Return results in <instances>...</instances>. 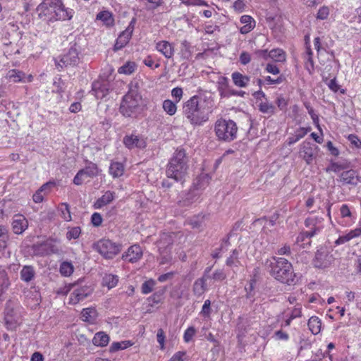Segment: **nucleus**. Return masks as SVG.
Here are the masks:
<instances>
[{
  "instance_id": "1",
  "label": "nucleus",
  "mask_w": 361,
  "mask_h": 361,
  "mask_svg": "<svg viewBox=\"0 0 361 361\" xmlns=\"http://www.w3.org/2000/svg\"><path fill=\"white\" fill-rule=\"evenodd\" d=\"M128 92L123 97L119 111L126 118H136L144 111V101L139 92L137 82H130Z\"/></svg>"
},
{
  "instance_id": "2",
  "label": "nucleus",
  "mask_w": 361,
  "mask_h": 361,
  "mask_svg": "<svg viewBox=\"0 0 361 361\" xmlns=\"http://www.w3.org/2000/svg\"><path fill=\"white\" fill-rule=\"evenodd\" d=\"M265 267L276 280L289 286L295 283V274L293 265L286 258L272 257L266 260Z\"/></svg>"
},
{
  "instance_id": "3",
  "label": "nucleus",
  "mask_w": 361,
  "mask_h": 361,
  "mask_svg": "<svg viewBox=\"0 0 361 361\" xmlns=\"http://www.w3.org/2000/svg\"><path fill=\"white\" fill-rule=\"evenodd\" d=\"M37 11L40 18L45 17L49 21L71 20L73 15V11L66 8L61 0H44Z\"/></svg>"
},
{
  "instance_id": "4",
  "label": "nucleus",
  "mask_w": 361,
  "mask_h": 361,
  "mask_svg": "<svg viewBox=\"0 0 361 361\" xmlns=\"http://www.w3.org/2000/svg\"><path fill=\"white\" fill-rule=\"evenodd\" d=\"M183 112L193 126H201L209 119L205 101L197 95L192 97L184 104Z\"/></svg>"
},
{
  "instance_id": "5",
  "label": "nucleus",
  "mask_w": 361,
  "mask_h": 361,
  "mask_svg": "<svg viewBox=\"0 0 361 361\" xmlns=\"http://www.w3.org/2000/svg\"><path fill=\"white\" fill-rule=\"evenodd\" d=\"M188 158L185 151L183 149H176L167 165V177L177 182H183L188 169Z\"/></svg>"
},
{
  "instance_id": "6",
  "label": "nucleus",
  "mask_w": 361,
  "mask_h": 361,
  "mask_svg": "<svg viewBox=\"0 0 361 361\" xmlns=\"http://www.w3.org/2000/svg\"><path fill=\"white\" fill-rule=\"evenodd\" d=\"M214 131L219 140L231 142L236 137L238 127L232 120L220 119L215 123Z\"/></svg>"
},
{
  "instance_id": "7",
  "label": "nucleus",
  "mask_w": 361,
  "mask_h": 361,
  "mask_svg": "<svg viewBox=\"0 0 361 361\" xmlns=\"http://www.w3.org/2000/svg\"><path fill=\"white\" fill-rule=\"evenodd\" d=\"M333 250L326 246H319L312 259V264L317 269H326L329 267L334 262Z\"/></svg>"
},
{
  "instance_id": "8",
  "label": "nucleus",
  "mask_w": 361,
  "mask_h": 361,
  "mask_svg": "<svg viewBox=\"0 0 361 361\" xmlns=\"http://www.w3.org/2000/svg\"><path fill=\"white\" fill-rule=\"evenodd\" d=\"M93 248L106 259L114 258L121 250V245L109 239H102L95 243Z\"/></svg>"
},
{
  "instance_id": "9",
  "label": "nucleus",
  "mask_w": 361,
  "mask_h": 361,
  "mask_svg": "<svg viewBox=\"0 0 361 361\" xmlns=\"http://www.w3.org/2000/svg\"><path fill=\"white\" fill-rule=\"evenodd\" d=\"M100 170L97 165L93 162H88L84 169L78 171L73 178V183L76 185H82L87 178H93L98 176Z\"/></svg>"
},
{
  "instance_id": "10",
  "label": "nucleus",
  "mask_w": 361,
  "mask_h": 361,
  "mask_svg": "<svg viewBox=\"0 0 361 361\" xmlns=\"http://www.w3.org/2000/svg\"><path fill=\"white\" fill-rule=\"evenodd\" d=\"M80 62L79 52L75 47H71L67 53L63 54L59 61H56V66L63 68L68 66H77Z\"/></svg>"
},
{
  "instance_id": "11",
  "label": "nucleus",
  "mask_w": 361,
  "mask_h": 361,
  "mask_svg": "<svg viewBox=\"0 0 361 361\" xmlns=\"http://www.w3.org/2000/svg\"><path fill=\"white\" fill-rule=\"evenodd\" d=\"M136 19L133 18L130 22L128 26L125 30H123L118 37L116 43L114 44V51H118L124 47L130 39L134 28Z\"/></svg>"
},
{
  "instance_id": "12",
  "label": "nucleus",
  "mask_w": 361,
  "mask_h": 361,
  "mask_svg": "<svg viewBox=\"0 0 361 361\" xmlns=\"http://www.w3.org/2000/svg\"><path fill=\"white\" fill-rule=\"evenodd\" d=\"M319 150V147L315 144L305 141L301 145L300 154L306 163L310 164L313 159L317 156Z\"/></svg>"
},
{
  "instance_id": "13",
  "label": "nucleus",
  "mask_w": 361,
  "mask_h": 361,
  "mask_svg": "<svg viewBox=\"0 0 361 361\" xmlns=\"http://www.w3.org/2000/svg\"><path fill=\"white\" fill-rule=\"evenodd\" d=\"M337 180L343 185H350L355 186L361 181V176L358 171L350 169L341 173Z\"/></svg>"
},
{
  "instance_id": "14",
  "label": "nucleus",
  "mask_w": 361,
  "mask_h": 361,
  "mask_svg": "<svg viewBox=\"0 0 361 361\" xmlns=\"http://www.w3.org/2000/svg\"><path fill=\"white\" fill-rule=\"evenodd\" d=\"M93 288L88 286L75 288L70 295V303L77 304L92 294Z\"/></svg>"
},
{
  "instance_id": "15",
  "label": "nucleus",
  "mask_w": 361,
  "mask_h": 361,
  "mask_svg": "<svg viewBox=\"0 0 361 361\" xmlns=\"http://www.w3.org/2000/svg\"><path fill=\"white\" fill-rule=\"evenodd\" d=\"M33 250L36 255L42 256L58 253L59 251V248L49 240L33 245Z\"/></svg>"
},
{
  "instance_id": "16",
  "label": "nucleus",
  "mask_w": 361,
  "mask_h": 361,
  "mask_svg": "<svg viewBox=\"0 0 361 361\" xmlns=\"http://www.w3.org/2000/svg\"><path fill=\"white\" fill-rule=\"evenodd\" d=\"M4 320L7 329L11 331L16 330L20 324L18 315L9 306L6 307Z\"/></svg>"
},
{
  "instance_id": "17",
  "label": "nucleus",
  "mask_w": 361,
  "mask_h": 361,
  "mask_svg": "<svg viewBox=\"0 0 361 361\" xmlns=\"http://www.w3.org/2000/svg\"><path fill=\"white\" fill-rule=\"evenodd\" d=\"M92 94L97 99H102L109 93V83L104 80H97L92 85Z\"/></svg>"
},
{
  "instance_id": "18",
  "label": "nucleus",
  "mask_w": 361,
  "mask_h": 361,
  "mask_svg": "<svg viewBox=\"0 0 361 361\" xmlns=\"http://www.w3.org/2000/svg\"><path fill=\"white\" fill-rule=\"evenodd\" d=\"M142 257V250L140 245H133L123 254L122 258L129 262L134 263L137 262Z\"/></svg>"
},
{
  "instance_id": "19",
  "label": "nucleus",
  "mask_w": 361,
  "mask_h": 361,
  "mask_svg": "<svg viewBox=\"0 0 361 361\" xmlns=\"http://www.w3.org/2000/svg\"><path fill=\"white\" fill-rule=\"evenodd\" d=\"M218 91L221 97H230L233 94H236L235 90L232 89L226 77H221L218 81Z\"/></svg>"
},
{
  "instance_id": "20",
  "label": "nucleus",
  "mask_w": 361,
  "mask_h": 361,
  "mask_svg": "<svg viewBox=\"0 0 361 361\" xmlns=\"http://www.w3.org/2000/svg\"><path fill=\"white\" fill-rule=\"evenodd\" d=\"M28 226V221L26 218L21 214L14 216L12 221V228L16 234H21Z\"/></svg>"
},
{
  "instance_id": "21",
  "label": "nucleus",
  "mask_w": 361,
  "mask_h": 361,
  "mask_svg": "<svg viewBox=\"0 0 361 361\" xmlns=\"http://www.w3.org/2000/svg\"><path fill=\"white\" fill-rule=\"evenodd\" d=\"M123 143L128 149L135 147L144 148L146 145L145 142L139 136L135 135H126L123 137Z\"/></svg>"
},
{
  "instance_id": "22",
  "label": "nucleus",
  "mask_w": 361,
  "mask_h": 361,
  "mask_svg": "<svg viewBox=\"0 0 361 361\" xmlns=\"http://www.w3.org/2000/svg\"><path fill=\"white\" fill-rule=\"evenodd\" d=\"M156 49L166 58L171 59L174 54L173 46L167 41H161L157 43Z\"/></svg>"
},
{
  "instance_id": "23",
  "label": "nucleus",
  "mask_w": 361,
  "mask_h": 361,
  "mask_svg": "<svg viewBox=\"0 0 361 361\" xmlns=\"http://www.w3.org/2000/svg\"><path fill=\"white\" fill-rule=\"evenodd\" d=\"M305 225L309 228L308 231H306V234L311 238L312 237L317 235L321 231V227L317 226V220L314 218H307L305 221Z\"/></svg>"
},
{
  "instance_id": "24",
  "label": "nucleus",
  "mask_w": 361,
  "mask_h": 361,
  "mask_svg": "<svg viewBox=\"0 0 361 361\" xmlns=\"http://www.w3.org/2000/svg\"><path fill=\"white\" fill-rule=\"evenodd\" d=\"M115 197V192L106 191L101 197H99L94 204L95 209H100L102 207L111 203Z\"/></svg>"
},
{
  "instance_id": "25",
  "label": "nucleus",
  "mask_w": 361,
  "mask_h": 361,
  "mask_svg": "<svg viewBox=\"0 0 361 361\" xmlns=\"http://www.w3.org/2000/svg\"><path fill=\"white\" fill-rule=\"evenodd\" d=\"M231 78L234 85L239 87H245L250 82V77L244 75L239 72H233Z\"/></svg>"
},
{
  "instance_id": "26",
  "label": "nucleus",
  "mask_w": 361,
  "mask_h": 361,
  "mask_svg": "<svg viewBox=\"0 0 361 361\" xmlns=\"http://www.w3.org/2000/svg\"><path fill=\"white\" fill-rule=\"evenodd\" d=\"M361 236V227L350 231L348 233L340 236L335 242L336 245L344 244L351 239Z\"/></svg>"
},
{
  "instance_id": "27",
  "label": "nucleus",
  "mask_w": 361,
  "mask_h": 361,
  "mask_svg": "<svg viewBox=\"0 0 361 361\" xmlns=\"http://www.w3.org/2000/svg\"><path fill=\"white\" fill-rule=\"evenodd\" d=\"M35 276V271L32 266H24L20 271V279L25 282L31 281Z\"/></svg>"
},
{
  "instance_id": "28",
  "label": "nucleus",
  "mask_w": 361,
  "mask_h": 361,
  "mask_svg": "<svg viewBox=\"0 0 361 361\" xmlns=\"http://www.w3.org/2000/svg\"><path fill=\"white\" fill-rule=\"evenodd\" d=\"M109 342V336L108 334L103 331H99L95 334L92 343L94 345L104 347L108 345Z\"/></svg>"
},
{
  "instance_id": "29",
  "label": "nucleus",
  "mask_w": 361,
  "mask_h": 361,
  "mask_svg": "<svg viewBox=\"0 0 361 361\" xmlns=\"http://www.w3.org/2000/svg\"><path fill=\"white\" fill-rule=\"evenodd\" d=\"M118 282V276L112 274H105L102 278V286H106L109 289L116 286Z\"/></svg>"
},
{
  "instance_id": "30",
  "label": "nucleus",
  "mask_w": 361,
  "mask_h": 361,
  "mask_svg": "<svg viewBox=\"0 0 361 361\" xmlns=\"http://www.w3.org/2000/svg\"><path fill=\"white\" fill-rule=\"evenodd\" d=\"M307 325L309 329L314 335L318 334L321 331L322 322L317 317H310L308 320Z\"/></svg>"
},
{
  "instance_id": "31",
  "label": "nucleus",
  "mask_w": 361,
  "mask_h": 361,
  "mask_svg": "<svg viewBox=\"0 0 361 361\" xmlns=\"http://www.w3.org/2000/svg\"><path fill=\"white\" fill-rule=\"evenodd\" d=\"M124 166L120 162H112L109 166V173L114 178H118L123 174Z\"/></svg>"
},
{
  "instance_id": "32",
  "label": "nucleus",
  "mask_w": 361,
  "mask_h": 361,
  "mask_svg": "<svg viewBox=\"0 0 361 361\" xmlns=\"http://www.w3.org/2000/svg\"><path fill=\"white\" fill-rule=\"evenodd\" d=\"M25 74L19 70L12 69L8 71L6 78L13 82H20Z\"/></svg>"
},
{
  "instance_id": "33",
  "label": "nucleus",
  "mask_w": 361,
  "mask_h": 361,
  "mask_svg": "<svg viewBox=\"0 0 361 361\" xmlns=\"http://www.w3.org/2000/svg\"><path fill=\"white\" fill-rule=\"evenodd\" d=\"M96 19L102 21L107 26L113 25L114 21L111 13L108 11L99 12L97 15Z\"/></svg>"
},
{
  "instance_id": "34",
  "label": "nucleus",
  "mask_w": 361,
  "mask_h": 361,
  "mask_svg": "<svg viewBox=\"0 0 361 361\" xmlns=\"http://www.w3.org/2000/svg\"><path fill=\"white\" fill-rule=\"evenodd\" d=\"M96 310L93 308H85L82 310L81 317L84 322L94 323L96 319Z\"/></svg>"
},
{
  "instance_id": "35",
  "label": "nucleus",
  "mask_w": 361,
  "mask_h": 361,
  "mask_svg": "<svg viewBox=\"0 0 361 361\" xmlns=\"http://www.w3.org/2000/svg\"><path fill=\"white\" fill-rule=\"evenodd\" d=\"M269 57L276 62L286 61V53L281 49H274L269 51Z\"/></svg>"
},
{
  "instance_id": "36",
  "label": "nucleus",
  "mask_w": 361,
  "mask_h": 361,
  "mask_svg": "<svg viewBox=\"0 0 361 361\" xmlns=\"http://www.w3.org/2000/svg\"><path fill=\"white\" fill-rule=\"evenodd\" d=\"M259 110L263 114H267L269 116H271L275 114L276 108L275 106L268 102H261L259 104Z\"/></svg>"
},
{
  "instance_id": "37",
  "label": "nucleus",
  "mask_w": 361,
  "mask_h": 361,
  "mask_svg": "<svg viewBox=\"0 0 361 361\" xmlns=\"http://www.w3.org/2000/svg\"><path fill=\"white\" fill-rule=\"evenodd\" d=\"M136 67L135 62L128 61L118 68V72L121 74L130 75L135 72Z\"/></svg>"
},
{
  "instance_id": "38",
  "label": "nucleus",
  "mask_w": 361,
  "mask_h": 361,
  "mask_svg": "<svg viewBox=\"0 0 361 361\" xmlns=\"http://www.w3.org/2000/svg\"><path fill=\"white\" fill-rule=\"evenodd\" d=\"M207 290L206 283L204 279H197L193 284V292L195 295H201Z\"/></svg>"
},
{
  "instance_id": "39",
  "label": "nucleus",
  "mask_w": 361,
  "mask_h": 361,
  "mask_svg": "<svg viewBox=\"0 0 361 361\" xmlns=\"http://www.w3.org/2000/svg\"><path fill=\"white\" fill-rule=\"evenodd\" d=\"M133 343L130 341H123L121 342H114L109 348L110 352H116L120 350H124L131 346Z\"/></svg>"
},
{
  "instance_id": "40",
  "label": "nucleus",
  "mask_w": 361,
  "mask_h": 361,
  "mask_svg": "<svg viewBox=\"0 0 361 361\" xmlns=\"http://www.w3.org/2000/svg\"><path fill=\"white\" fill-rule=\"evenodd\" d=\"M74 270L73 265L68 262H63L60 265V273L63 276H71Z\"/></svg>"
},
{
  "instance_id": "41",
  "label": "nucleus",
  "mask_w": 361,
  "mask_h": 361,
  "mask_svg": "<svg viewBox=\"0 0 361 361\" xmlns=\"http://www.w3.org/2000/svg\"><path fill=\"white\" fill-rule=\"evenodd\" d=\"M195 199L194 191H190L185 195L182 200L178 201V204L180 207H188L194 202Z\"/></svg>"
},
{
  "instance_id": "42",
  "label": "nucleus",
  "mask_w": 361,
  "mask_h": 361,
  "mask_svg": "<svg viewBox=\"0 0 361 361\" xmlns=\"http://www.w3.org/2000/svg\"><path fill=\"white\" fill-rule=\"evenodd\" d=\"M163 109L170 116L174 115L177 110L176 104L169 99L163 102Z\"/></svg>"
},
{
  "instance_id": "43",
  "label": "nucleus",
  "mask_w": 361,
  "mask_h": 361,
  "mask_svg": "<svg viewBox=\"0 0 361 361\" xmlns=\"http://www.w3.org/2000/svg\"><path fill=\"white\" fill-rule=\"evenodd\" d=\"M61 216L66 221H71V215L69 205L67 203H62L59 207Z\"/></svg>"
},
{
  "instance_id": "44",
  "label": "nucleus",
  "mask_w": 361,
  "mask_h": 361,
  "mask_svg": "<svg viewBox=\"0 0 361 361\" xmlns=\"http://www.w3.org/2000/svg\"><path fill=\"white\" fill-rule=\"evenodd\" d=\"M8 240L7 228L4 226H0V250H3L6 247Z\"/></svg>"
},
{
  "instance_id": "45",
  "label": "nucleus",
  "mask_w": 361,
  "mask_h": 361,
  "mask_svg": "<svg viewBox=\"0 0 361 361\" xmlns=\"http://www.w3.org/2000/svg\"><path fill=\"white\" fill-rule=\"evenodd\" d=\"M348 168V165L346 164H339L338 162H332L326 168V171H333L334 173H339L341 171Z\"/></svg>"
},
{
  "instance_id": "46",
  "label": "nucleus",
  "mask_w": 361,
  "mask_h": 361,
  "mask_svg": "<svg viewBox=\"0 0 361 361\" xmlns=\"http://www.w3.org/2000/svg\"><path fill=\"white\" fill-rule=\"evenodd\" d=\"M155 286V281L153 279H149L148 281H145L142 284V293L143 294H148L151 293L153 290L154 286Z\"/></svg>"
},
{
  "instance_id": "47",
  "label": "nucleus",
  "mask_w": 361,
  "mask_h": 361,
  "mask_svg": "<svg viewBox=\"0 0 361 361\" xmlns=\"http://www.w3.org/2000/svg\"><path fill=\"white\" fill-rule=\"evenodd\" d=\"M80 233H81V229L80 227H78V226L73 227V228H71L66 233V238L69 240L71 239H77L79 238Z\"/></svg>"
},
{
  "instance_id": "48",
  "label": "nucleus",
  "mask_w": 361,
  "mask_h": 361,
  "mask_svg": "<svg viewBox=\"0 0 361 361\" xmlns=\"http://www.w3.org/2000/svg\"><path fill=\"white\" fill-rule=\"evenodd\" d=\"M264 80L269 85H279L282 83L286 80V78L283 75H280L276 78H272L271 76H267L264 78Z\"/></svg>"
},
{
  "instance_id": "49",
  "label": "nucleus",
  "mask_w": 361,
  "mask_h": 361,
  "mask_svg": "<svg viewBox=\"0 0 361 361\" xmlns=\"http://www.w3.org/2000/svg\"><path fill=\"white\" fill-rule=\"evenodd\" d=\"M195 334V329L193 326H190V327L188 328L184 333V336H183L184 341L186 343H188L189 341H191L192 338L194 336Z\"/></svg>"
},
{
  "instance_id": "50",
  "label": "nucleus",
  "mask_w": 361,
  "mask_h": 361,
  "mask_svg": "<svg viewBox=\"0 0 361 361\" xmlns=\"http://www.w3.org/2000/svg\"><path fill=\"white\" fill-rule=\"evenodd\" d=\"M211 302L209 300H206L202 306L201 314L204 317H209L211 314Z\"/></svg>"
},
{
  "instance_id": "51",
  "label": "nucleus",
  "mask_w": 361,
  "mask_h": 361,
  "mask_svg": "<svg viewBox=\"0 0 361 361\" xmlns=\"http://www.w3.org/2000/svg\"><path fill=\"white\" fill-rule=\"evenodd\" d=\"M305 107L307 108L309 114L310 115L313 122L314 124H316L319 129H320L319 125V117L318 116L314 113V109L310 106L305 104Z\"/></svg>"
},
{
  "instance_id": "52",
  "label": "nucleus",
  "mask_w": 361,
  "mask_h": 361,
  "mask_svg": "<svg viewBox=\"0 0 361 361\" xmlns=\"http://www.w3.org/2000/svg\"><path fill=\"white\" fill-rule=\"evenodd\" d=\"M226 278V274L222 269L216 270L212 274V279L215 281H223Z\"/></svg>"
},
{
  "instance_id": "53",
  "label": "nucleus",
  "mask_w": 361,
  "mask_h": 361,
  "mask_svg": "<svg viewBox=\"0 0 361 361\" xmlns=\"http://www.w3.org/2000/svg\"><path fill=\"white\" fill-rule=\"evenodd\" d=\"M304 59L306 60V63H308L312 67H313L312 51L310 46L306 47Z\"/></svg>"
},
{
  "instance_id": "54",
  "label": "nucleus",
  "mask_w": 361,
  "mask_h": 361,
  "mask_svg": "<svg viewBox=\"0 0 361 361\" xmlns=\"http://www.w3.org/2000/svg\"><path fill=\"white\" fill-rule=\"evenodd\" d=\"M265 70L267 72L271 73L273 75H278L280 73V70L279 67L271 63H269L267 64Z\"/></svg>"
},
{
  "instance_id": "55",
  "label": "nucleus",
  "mask_w": 361,
  "mask_h": 361,
  "mask_svg": "<svg viewBox=\"0 0 361 361\" xmlns=\"http://www.w3.org/2000/svg\"><path fill=\"white\" fill-rule=\"evenodd\" d=\"M157 342L160 344V348L164 349V341H165V336L164 332L162 329H159L157 334Z\"/></svg>"
},
{
  "instance_id": "56",
  "label": "nucleus",
  "mask_w": 361,
  "mask_h": 361,
  "mask_svg": "<svg viewBox=\"0 0 361 361\" xmlns=\"http://www.w3.org/2000/svg\"><path fill=\"white\" fill-rule=\"evenodd\" d=\"M91 222L94 226H99L102 223V217L99 213H94L91 217Z\"/></svg>"
},
{
  "instance_id": "57",
  "label": "nucleus",
  "mask_w": 361,
  "mask_h": 361,
  "mask_svg": "<svg viewBox=\"0 0 361 361\" xmlns=\"http://www.w3.org/2000/svg\"><path fill=\"white\" fill-rule=\"evenodd\" d=\"M329 14V11L328 7L323 6L319 8L318 13H317V18L321 20H325L327 18Z\"/></svg>"
},
{
  "instance_id": "58",
  "label": "nucleus",
  "mask_w": 361,
  "mask_h": 361,
  "mask_svg": "<svg viewBox=\"0 0 361 361\" xmlns=\"http://www.w3.org/2000/svg\"><path fill=\"white\" fill-rule=\"evenodd\" d=\"M171 95L174 98H176V102H178L180 101L183 97V90L180 87H175L171 91Z\"/></svg>"
},
{
  "instance_id": "59",
  "label": "nucleus",
  "mask_w": 361,
  "mask_h": 361,
  "mask_svg": "<svg viewBox=\"0 0 361 361\" xmlns=\"http://www.w3.org/2000/svg\"><path fill=\"white\" fill-rule=\"evenodd\" d=\"M239 60L242 64L246 65L250 62L251 56L249 53L243 51L240 54Z\"/></svg>"
},
{
  "instance_id": "60",
  "label": "nucleus",
  "mask_w": 361,
  "mask_h": 361,
  "mask_svg": "<svg viewBox=\"0 0 361 361\" xmlns=\"http://www.w3.org/2000/svg\"><path fill=\"white\" fill-rule=\"evenodd\" d=\"M53 85L56 87V90H54L56 92L61 93L63 92L64 82L61 80V78H57L55 80Z\"/></svg>"
},
{
  "instance_id": "61",
  "label": "nucleus",
  "mask_w": 361,
  "mask_h": 361,
  "mask_svg": "<svg viewBox=\"0 0 361 361\" xmlns=\"http://www.w3.org/2000/svg\"><path fill=\"white\" fill-rule=\"evenodd\" d=\"M276 104L278 106V107L282 111L285 110L288 105V103H287V101L286 100V99L281 96L277 97V99L276 100Z\"/></svg>"
},
{
  "instance_id": "62",
  "label": "nucleus",
  "mask_w": 361,
  "mask_h": 361,
  "mask_svg": "<svg viewBox=\"0 0 361 361\" xmlns=\"http://www.w3.org/2000/svg\"><path fill=\"white\" fill-rule=\"evenodd\" d=\"M311 130V128H299L295 133V136L300 140Z\"/></svg>"
},
{
  "instance_id": "63",
  "label": "nucleus",
  "mask_w": 361,
  "mask_h": 361,
  "mask_svg": "<svg viewBox=\"0 0 361 361\" xmlns=\"http://www.w3.org/2000/svg\"><path fill=\"white\" fill-rule=\"evenodd\" d=\"M348 140L355 147H356L357 148L361 147V140L359 139V137L357 135H353V134L350 135L348 136Z\"/></svg>"
},
{
  "instance_id": "64",
  "label": "nucleus",
  "mask_w": 361,
  "mask_h": 361,
  "mask_svg": "<svg viewBox=\"0 0 361 361\" xmlns=\"http://www.w3.org/2000/svg\"><path fill=\"white\" fill-rule=\"evenodd\" d=\"M341 216L343 218L351 216L350 210L347 204H343L340 208Z\"/></svg>"
}]
</instances>
